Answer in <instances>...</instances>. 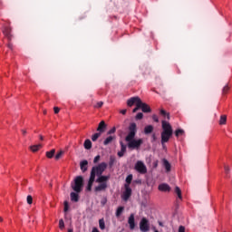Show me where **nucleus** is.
<instances>
[{
    "label": "nucleus",
    "instance_id": "10",
    "mask_svg": "<svg viewBox=\"0 0 232 232\" xmlns=\"http://www.w3.org/2000/svg\"><path fill=\"white\" fill-rule=\"evenodd\" d=\"M2 32L4 35L8 39V41H12V27L4 26Z\"/></svg>",
    "mask_w": 232,
    "mask_h": 232
},
{
    "label": "nucleus",
    "instance_id": "36",
    "mask_svg": "<svg viewBox=\"0 0 232 232\" xmlns=\"http://www.w3.org/2000/svg\"><path fill=\"white\" fill-rule=\"evenodd\" d=\"M228 92H229V85H226L222 90V93L223 95H226V93H227Z\"/></svg>",
    "mask_w": 232,
    "mask_h": 232
},
{
    "label": "nucleus",
    "instance_id": "38",
    "mask_svg": "<svg viewBox=\"0 0 232 232\" xmlns=\"http://www.w3.org/2000/svg\"><path fill=\"white\" fill-rule=\"evenodd\" d=\"M144 117V114L142 112H139L136 115V121H140Z\"/></svg>",
    "mask_w": 232,
    "mask_h": 232
},
{
    "label": "nucleus",
    "instance_id": "15",
    "mask_svg": "<svg viewBox=\"0 0 232 232\" xmlns=\"http://www.w3.org/2000/svg\"><path fill=\"white\" fill-rule=\"evenodd\" d=\"M108 180H110V176H98V179H96V182H98V184H104L106 182H108Z\"/></svg>",
    "mask_w": 232,
    "mask_h": 232
},
{
    "label": "nucleus",
    "instance_id": "22",
    "mask_svg": "<svg viewBox=\"0 0 232 232\" xmlns=\"http://www.w3.org/2000/svg\"><path fill=\"white\" fill-rule=\"evenodd\" d=\"M72 202H79V194L77 192H71Z\"/></svg>",
    "mask_w": 232,
    "mask_h": 232
},
{
    "label": "nucleus",
    "instance_id": "52",
    "mask_svg": "<svg viewBox=\"0 0 232 232\" xmlns=\"http://www.w3.org/2000/svg\"><path fill=\"white\" fill-rule=\"evenodd\" d=\"M92 232H100V231H99V228L93 227Z\"/></svg>",
    "mask_w": 232,
    "mask_h": 232
},
{
    "label": "nucleus",
    "instance_id": "59",
    "mask_svg": "<svg viewBox=\"0 0 232 232\" xmlns=\"http://www.w3.org/2000/svg\"><path fill=\"white\" fill-rule=\"evenodd\" d=\"M44 115H46V111H44Z\"/></svg>",
    "mask_w": 232,
    "mask_h": 232
},
{
    "label": "nucleus",
    "instance_id": "58",
    "mask_svg": "<svg viewBox=\"0 0 232 232\" xmlns=\"http://www.w3.org/2000/svg\"><path fill=\"white\" fill-rule=\"evenodd\" d=\"M0 222H3V218H0Z\"/></svg>",
    "mask_w": 232,
    "mask_h": 232
},
{
    "label": "nucleus",
    "instance_id": "26",
    "mask_svg": "<svg viewBox=\"0 0 232 232\" xmlns=\"http://www.w3.org/2000/svg\"><path fill=\"white\" fill-rule=\"evenodd\" d=\"M53 155H55V149L46 152L47 159H53Z\"/></svg>",
    "mask_w": 232,
    "mask_h": 232
},
{
    "label": "nucleus",
    "instance_id": "37",
    "mask_svg": "<svg viewBox=\"0 0 232 232\" xmlns=\"http://www.w3.org/2000/svg\"><path fill=\"white\" fill-rule=\"evenodd\" d=\"M63 205H64L63 211H64V213H67L68 209H70V206L68 205V201H64Z\"/></svg>",
    "mask_w": 232,
    "mask_h": 232
},
{
    "label": "nucleus",
    "instance_id": "33",
    "mask_svg": "<svg viewBox=\"0 0 232 232\" xmlns=\"http://www.w3.org/2000/svg\"><path fill=\"white\" fill-rule=\"evenodd\" d=\"M131 180H133V175L130 174L126 178L127 186H129V184H131Z\"/></svg>",
    "mask_w": 232,
    "mask_h": 232
},
{
    "label": "nucleus",
    "instance_id": "1",
    "mask_svg": "<svg viewBox=\"0 0 232 232\" xmlns=\"http://www.w3.org/2000/svg\"><path fill=\"white\" fill-rule=\"evenodd\" d=\"M108 168V164L106 162H102L98 166L92 167L91 170V176L86 187V191H92V188L93 187V183L95 182V176L101 177L106 169Z\"/></svg>",
    "mask_w": 232,
    "mask_h": 232
},
{
    "label": "nucleus",
    "instance_id": "18",
    "mask_svg": "<svg viewBox=\"0 0 232 232\" xmlns=\"http://www.w3.org/2000/svg\"><path fill=\"white\" fill-rule=\"evenodd\" d=\"M163 166L168 173L171 171V164L169 163V161H168V160L163 159Z\"/></svg>",
    "mask_w": 232,
    "mask_h": 232
},
{
    "label": "nucleus",
    "instance_id": "31",
    "mask_svg": "<svg viewBox=\"0 0 232 232\" xmlns=\"http://www.w3.org/2000/svg\"><path fill=\"white\" fill-rule=\"evenodd\" d=\"M99 226H100V229H106V224L104 223V219L99 220Z\"/></svg>",
    "mask_w": 232,
    "mask_h": 232
},
{
    "label": "nucleus",
    "instance_id": "41",
    "mask_svg": "<svg viewBox=\"0 0 232 232\" xmlns=\"http://www.w3.org/2000/svg\"><path fill=\"white\" fill-rule=\"evenodd\" d=\"M115 131H117V129L115 127H113L112 129H111L108 132L107 135H111L113 133H115Z\"/></svg>",
    "mask_w": 232,
    "mask_h": 232
},
{
    "label": "nucleus",
    "instance_id": "43",
    "mask_svg": "<svg viewBox=\"0 0 232 232\" xmlns=\"http://www.w3.org/2000/svg\"><path fill=\"white\" fill-rule=\"evenodd\" d=\"M99 160H101V155H97L94 160H93V162L94 164H97V162H99Z\"/></svg>",
    "mask_w": 232,
    "mask_h": 232
},
{
    "label": "nucleus",
    "instance_id": "54",
    "mask_svg": "<svg viewBox=\"0 0 232 232\" xmlns=\"http://www.w3.org/2000/svg\"><path fill=\"white\" fill-rule=\"evenodd\" d=\"M152 139H153V140H157V136H155V134H153Z\"/></svg>",
    "mask_w": 232,
    "mask_h": 232
},
{
    "label": "nucleus",
    "instance_id": "27",
    "mask_svg": "<svg viewBox=\"0 0 232 232\" xmlns=\"http://www.w3.org/2000/svg\"><path fill=\"white\" fill-rule=\"evenodd\" d=\"M117 159L115 158V156H111L110 157V161H109V166L110 168H112L113 165L115 164Z\"/></svg>",
    "mask_w": 232,
    "mask_h": 232
},
{
    "label": "nucleus",
    "instance_id": "7",
    "mask_svg": "<svg viewBox=\"0 0 232 232\" xmlns=\"http://www.w3.org/2000/svg\"><path fill=\"white\" fill-rule=\"evenodd\" d=\"M134 169H136L138 173H140V175H146V173H148V168H146V165L142 161H137Z\"/></svg>",
    "mask_w": 232,
    "mask_h": 232
},
{
    "label": "nucleus",
    "instance_id": "47",
    "mask_svg": "<svg viewBox=\"0 0 232 232\" xmlns=\"http://www.w3.org/2000/svg\"><path fill=\"white\" fill-rule=\"evenodd\" d=\"M53 110H54V113H59V111H61V109H59V107H54L53 108Z\"/></svg>",
    "mask_w": 232,
    "mask_h": 232
},
{
    "label": "nucleus",
    "instance_id": "9",
    "mask_svg": "<svg viewBox=\"0 0 232 232\" xmlns=\"http://www.w3.org/2000/svg\"><path fill=\"white\" fill-rule=\"evenodd\" d=\"M130 197H131V188H130V185L125 184V191L122 195V199L126 202L130 199Z\"/></svg>",
    "mask_w": 232,
    "mask_h": 232
},
{
    "label": "nucleus",
    "instance_id": "24",
    "mask_svg": "<svg viewBox=\"0 0 232 232\" xmlns=\"http://www.w3.org/2000/svg\"><path fill=\"white\" fill-rule=\"evenodd\" d=\"M83 146L85 148V150H92V140H85Z\"/></svg>",
    "mask_w": 232,
    "mask_h": 232
},
{
    "label": "nucleus",
    "instance_id": "11",
    "mask_svg": "<svg viewBox=\"0 0 232 232\" xmlns=\"http://www.w3.org/2000/svg\"><path fill=\"white\" fill-rule=\"evenodd\" d=\"M140 109L141 110V111H143V113L151 112V108H150V105L142 102V100H140Z\"/></svg>",
    "mask_w": 232,
    "mask_h": 232
},
{
    "label": "nucleus",
    "instance_id": "29",
    "mask_svg": "<svg viewBox=\"0 0 232 232\" xmlns=\"http://www.w3.org/2000/svg\"><path fill=\"white\" fill-rule=\"evenodd\" d=\"M122 211H124V207H119L116 210V217H120L121 215H122Z\"/></svg>",
    "mask_w": 232,
    "mask_h": 232
},
{
    "label": "nucleus",
    "instance_id": "4",
    "mask_svg": "<svg viewBox=\"0 0 232 232\" xmlns=\"http://www.w3.org/2000/svg\"><path fill=\"white\" fill-rule=\"evenodd\" d=\"M133 104H136V108L132 110V112L137 113V111L140 110V98L139 96L131 97L127 101V105L130 106V108H131Z\"/></svg>",
    "mask_w": 232,
    "mask_h": 232
},
{
    "label": "nucleus",
    "instance_id": "56",
    "mask_svg": "<svg viewBox=\"0 0 232 232\" xmlns=\"http://www.w3.org/2000/svg\"><path fill=\"white\" fill-rule=\"evenodd\" d=\"M40 140H44L43 136H40Z\"/></svg>",
    "mask_w": 232,
    "mask_h": 232
},
{
    "label": "nucleus",
    "instance_id": "17",
    "mask_svg": "<svg viewBox=\"0 0 232 232\" xmlns=\"http://www.w3.org/2000/svg\"><path fill=\"white\" fill-rule=\"evenodd\" d=\"M104 130H106V122H104V121H102L99 123V126L97 128V131H100V133H104Z\"/></svg>",
    "mask_w": 232,
    "mask_h": 232
},
{
    "label": "nucleus",
    "instance_id": "6",
    "mask_svg": "<svg viewBox=\"0 0 232 232\" xmlns=\"http://www.w3.org/2000/svg\"><path fill=\"white\" fill-rule=\"evenodd\" d=\"M126 142H128V148L130 150H139V148H140V146H142V139H139V140H135L132 139L130 140H126Z\"/></svg>",
    "mask_w": 232,
    "mask_h": 232
},
{
    "label": "nucleus",
    "instance_id": "44",
    "mask_svg": "<svg viewBox=\"0 0 232 232\" xmlns=\"http://www.w3.org/2000/svg\"><path fill=\"white\" fill-rule=\"evenodd\" d=\"M152 120L154 121V122H159V116H157L156 114H153Z\"/></svg>",
    "mask_w": 232,
    "mask_h": 232
},
{
    "label": "nucleus",
    "instance_id": "49",
    "mask_svg": "<svg viewBox=\"0 0 232 232\" xmlns=\"http://www.w3.org/2000/svg\"><path fill=\"white\" fill-rule=\"evenodd\" d=\"M128 111L126 109H123L120 111V113H121V115H125V113L127 112Z\"/></svg>",
    "mask_w": 232,
    "mask_h": 232
},
{
    "label": "nucleus",
    "instance_id": "20",
    "mask_svg": "<svg viewBox=\"0 0 232 232\" xmlns=\"http://www.w3.org/2000/svg\"><path fill=\"white\" fill-rule=\"evenodd\" d=\"M144 133L145 135H150V133H153V125H147L144 128Z\"/></svg>",
    "mask_w": 232,
    "mask_h": 232
},
{
    "label": "nucleus",
    "instance_id": "16",
    "mask_svg": "<svg viewBox=\"0 0 232 232\" xmlns=\"http://www.w3.org/2000/svg\"><path fill=\"white\" fill-rule=\"evenodd\" d=\"M80 168L82 173H86V171H88V160H83L82 161H81Z\"/></svg>",
    "mask_w": 232,
    "mask_h": 232
},
{
    "label": "nucleus",
    "instance_id": "8",
    "mask_svg": "<svg viewBox=\"0 0 232 232\" xmlns=\"http://www.w3.org/2000/svg\"><path fill=\"white\" fill-rule=\"evenodd\" d=\"M140 229L142 232L150 231V221L146 218H142L140 222Z\"/></svg>",
    "mask_w": 232,
    "mask_h": 232
},
{
    "label": "nucleus",
    "instance_id": "55",
    "mask_svg": "<svg viewBox=\"0 0 232 232\" xmlns=\"http://www.w3.org/2000/svg\"><path fill=\"white\" fill-rule=\"evenodd\" d=\"M68 232H73V229H69Z\"/></svg>",
    "mask_w": 232,
    "mask_h": 232
},
{
    "label": "nucleus",
    "instance_id": "35",
    "mask_svg": "<svg viewBox=\"0 0 232 232\" xmlns=\"http://www.w3.org/2000/svg\"><path fill=\"white\" fill-rule=\"evenodd\" d=\"M120 144H121V151H122L123 153H126V145L122 141H121Z\"/></svg>",
    "mask_w": 232,
    "mask_h": 232
},
{
    "label": "nucleus",
    "instance_id": "60",
    "mask_svg": "<svg viewBox=\"0 0 232 232\" xmlns=\"http://www.w3.org/2000/svg\"><path fill=\"white\" fill-rule=\"evenodd\" d=\"M160 226H162V223L160 222Z\"/></svg>",
    "mask_w": 232,
    "mask_h": 232
},
{
    "label": "nucleus",
    "instance_id": "50",
    "mask_svg": "<svg viewBox=\"0 0 232 232\" xmlns=\"http://www.w3.org/2000/svg\"><path fill=\"white\" fill-rule=\"evenodd\" d=\"M118 157H124V152L121 150L118 152Z\"/></svg>",
    "mask_w": 232,
    "mask_h": 232
},
{
    "label": "nucleus",
    "instance_id": "46",
    "mask_svg": "<svg viewBox=\"0 0 232 232\" xmlns=\"http://www.w3.org/2000/svg\"><path fill=\"white\" fill-rule=\"evenodd\" d=\"M179 232H186V227L184 226H179Z\"/></svg>",
    "mask_w": 232,
    "mask_h": 232
},
{
    "label": "nucleus",
    "instance_id": "42",
    "mask_svg": "<svg viewBox=\"0 0 232 232\" xmlns=\"http://www.w3.org/2000/svg\"><path fill=\"white\" fill-rule=\"evenodd\" d=\"M34 202V198H32V196H27V204H33Z\"/></svg>",
    "mask_w": 232,
    "mask_h": 232
},
{
    "label": "nucleus",
    "instance_id": "19",
    "mask_svg": "<svg viewBox=\"0 0 232 232\" xmlns=\"http://www.w3.org/2000/svg\"><path fill=\"white\" fill-rule=\"evenodd\" d=\"M160 115H161L163 119H167L168 121H169V112L166 111L164 109L160 110Z\"/></svg>",
    "mask_w": 232,
    "mask_h": 232
},
{
    "label": "nucleus",
    "instance_id": "5",
    "mask_svg": "<svg viewBox=\"0 0 232 232\" xmlns=\"http://www.w3.org/2000/svg\"><path fill=\"white\" fill-rule=\"evenodd\" d=\"M137 135V123L132 122L129 125V133L125 138V140H133Z\"/></svg>",
    "mask_w": 232,
    "mask_h": 232
},
{
    "label": "nucleus",
    "instance_id": "23",
    "mask_svg": "<svg viewBox=\"0 0 232 232\" xmlns=\"http://www.w3.org/2000/svg\"><path fill=\"white\" fill-rule=\"evenodd\" d=\"M41 148H43L42 144H37V145H33L30 147L31 150L35 153V151H39V150H41Z\"/></svg>",
    "mask_w": 232,
    "mask_h": 232
},
{
    "label": "nucleus",
    "instance_id": "28",
    "mask_svg": "<svg viewBox=\"0 0 232 232\" xmlns=\"http://www.w3.org/2000/svg\"><path fill=\"white\" fill-rule=\"evenodd\" d=\"M175 193L178 195L179 198L182 200V190H180V188L176 187Z\"/></svg>",
    "mask_w": 232,
    "mask_h": 232
},
{
    "label": "nucleus",
    "instance_id": "32",
    "mask_svg": "<svg viewBox=\"0 0 232 232\" xmlns=\"http://www.w3.org/2000/svg\"><path fill=\"white\" fill-rule=\"evenodd\" d=\"M181 135H184V130L179 129L175 131V136L176 137H180Z\"/></svg>",
    "mask_w": 232,
    "mask_h": 232
},
{
    "label": "nucleus",
    "instance_id": "21",
    "mask_svg": "<svg viewBox=\"0 0 232 232\" xmlns=\"http://www.w3.org/2000/svg\"><path fill=\"white\" fill-rule=\"evenodd\" d=\"M115 139V136H109L105 139V140L103 141L104 146H108V144H111V142H113Z\"/></svg>",
    "mask_w": 232,
    "mask_h": 232
},
{
    "label": "nucleus",
    "instance_id": "40",
    "mask_svg": "<svg viewBox=\"0 0 232 232\" xmlns=\"http://www.w3.org/2000/svg\"><path fill=\"white\" fill-rule=\"evenodd\" d=\"M103 105H104V102H98L94 105V108H102Z\"/></svg>",
    "mask_w": 232,
    "mask_h": 232
},
{
    "label": "nucleus",
    "instance_id": "2",
    "mask_svg": "<svg viewBox=\"0 0 232 232\" xmlns=\"http://www.w3.org/2000/svg\"><path fill=\"white\" fill-rule=\"evenodd\" d=\"M161 126L163 130L161 132V144L164 146L166 142H169V139H171L173 135V128L171 127V124L165 120L161 121Z\"/></svg>",
    "mask_w": 232,
    "mask_h": 232
},
{
    "label": "nucleus",
    "instance_id": "12",
    "mask_svg": "<svg viewBox=\"0 0 232 232\" xmlns=\"http://www.w3.org/2000/svg\"><path fill=\"white\" fill-rule=\"evenodd\" d=\"M108 188V183H100L97 187L94 188V191L99 193L100 191H106Z\"/></svg>",
    "mask_w": 232,
    "mask_h": 232
},
{
    "label": "nucleus",
    "instance_id": "53",
    "mask_svg": "<svg viewBox=\"0 0 232 232\" xmlns=\"http://www.w3.org/2000/svg\"><path fill=\"white\" fill-rule=\"evenodd\" d=\"M23 135H26V130H22Z\"/></svg>",
    "mask_w": 232,
    "mask_h": 232
},
{
    "label": "nucleus",
    "instance_id": "25",
    "mask_svg": "<svg viewBox=\"0 0 232 232\" xmlns=\"http://www.w3.org/2000/svg\"><path fill=\"white\" fill-rule=\"evenodd\" d=\"M226 122H227V116L221 115L220 120H219V124L224 125V124H226Z\"/></svg>",
    "mask_w": 232,
    "mask_h": 232
},
{
    "label": "nucleus",
    "instance_id": "3",
    "mask_svg": "<svg viewBox=\"0 0 232 232\" xmlns=\"http://www.w3.org/2000/svg\"><path fill=\"white\" fill-rule=\"evenodd\" d=\"M82 186H84V178L82 176H77L74 181L71 183V187L75 193H81L82 191Z\"/></svg>",
    "mask_w": 232,
    "mask_h": 232
},
{
    "label": "nucleus",
    "instance_id": "13",
    "mask_svg": "<svg viewBox=\"0 0 232 232\" xmlns=\"http://www.w3.org/2000/svg\"><path fill=\"white\" fill-rule=\"evenodd\" d=\"M128 224L130 226V229L133 230L135 229V215L130 214L128 219Z\"/></svg>",
    "mask_w": 232,
    "mask_h": 232
},
{
    "label": "nucleus",
    "instance_id": "14",
    "mask_svg": "<svg viewBox=\"0 0 232 232\" xmlns=\"http://www.w3.org/2000/svg\"><path fill=\"white\" fill-rule=\"evenodd\" d=\"M158 189L160 191H163V192L171 191V187H169V185H168L166 183H161L159 185Z\"/></svg>",
    "mask_w": 232,
    "mask_h": 232
},
{
    "label": "nucleus",
    "instance_id": "34",
    "mask_svg": "<svg viewBox=\"0 0 232 232\" xmlns=\"http://www.w3.org/2000/svg\"><path fill=\"white\" fill-rule=\"evenodd\" d=\"M63 155H64V151L60 150V151L55 155V160H59V159H61V157H63Z\"/></svg>",
    "mask_w": 232,
    "mask_h": 232
},
{
    "label": "nucleus",
    "instance_id": "51",
    "mask_svg": "<svg viewBox=\"0 0 232 232\" xmlns=\"http://www.w3.org/2000/svg\"><path fill=\"white\" fill-rule=\"evenodd\" d=\"M7 46H8V48H9L10 50H12V49L14 48V45H13L12 44H10V43L8 44Z\"/></svg>",
    "mask_w": 232,
    "mask_h": 232
},
{
    "label": "nucleus",
    "instance_id": "45",
    "mask_svg": "<svg viewBox=\"0 0 232 232\" xmlns=\"http://www.w3.org/2000/svg\"><path fill=\"white\" fill-rule=\"evenodd\" d=\"M229 171H231V169H229V166H225V173L227 175H229Z\"/></svg>",
    "mask_w": 232,
    "mask_h": 232
},
{
    "label": "nucleus",
    "instance_id": "30",
    "mask_svg": "<svg viewBox=\"0 0 232 232\" xmlns=\"http://www.w3.org/2000/svg\"><path fill=\"white\" fill-rule=\"evenodd\" d=\"M99 137H101V132H96L92 136V142H95L97 140V139H99Z\"/></svg>",
    "mask_w": 232,
    "mask_h": 232
},
{
    "label": "nucleus",
    "instance_id": "48",
    "mask_svg": "<svg viewBox=\"0 0 232 232\" xmlns=\"http://www.w3.org/2000/svg\"><path fill=\"white\" fill-rule=\"evenodd\" d=\"M106 202H108V200H107L106 198H104V199L102 200L101 204H102V206H105V205H106Z\"/></svg>",
    "mask_w": 232,
    "mask_h": 232
},
{
    "label": "nucleus",
    "instance_id": "39",
    "mask_svg": "<svg viewBox=\"0 0 232 232\" xmlns=\"http://www.w3.org/2000/svg\"><path fill=\"white\" fill-rule=\"evenodd\" d=\"M59 227L60 229H64V220L63 219L59 220Z\"/></svg>",
    "mask_w": 232,
    "mask_h": 232
},
{
    "label": "nucleus",
    "instance_id": "57",
    "mask_svg": "<svg viewBox=\"0 0 232 232\" xmlns=\"http://www.w3.org/2000/svg\"><path fill=\"white\" fill-rule=\"evenodd\" d=\"M162 146H163V149L166 150V145L164 144V145H162Z\"/></svg>",
    "mask_w": 232,
    "mask_h": 232
}]
</instances>
